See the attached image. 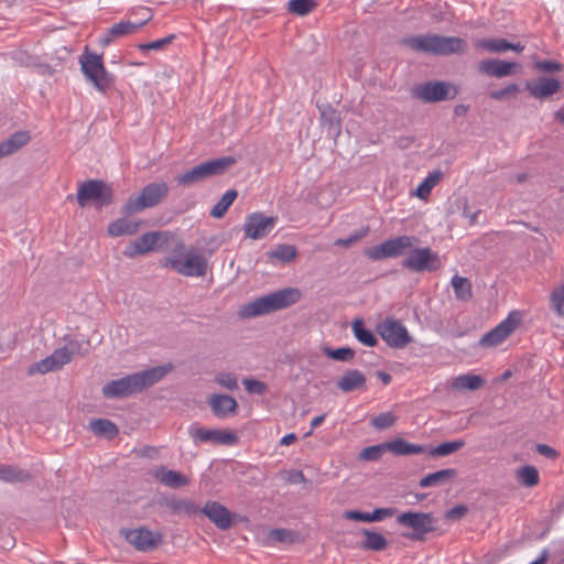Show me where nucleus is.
I'll return each mask as SVG.
<instances>
[{
    "label": "nucleus",
    "instance_id": "nucleus-1",
    "mask_svg": "<svg viewBox=\"0 0 564 564\" xmlns=\"http://www.w3.org/2000/svg\"><path fill=\"white\" fill-rule=\"evenodd\" d=\"M171 369V365L158 366L118 380H112L104 386L102 393L107 398H126L141 392L160 381Z\"/></svg>",
    "mask_w": 564,
    "mask_h": 564
},
{
    "label": "nucleus",
    "instance_id": "nucleus-2",
    "mask_svg": "<svg viewBox=\"0 0 564 564\" xmlns=\"http://www.w3.org/2000/svg\"><path fill=\"white\" fill-rule=\"evenodd\" d=\"M402 43L414 52L431 55L460 54L467 48L466 41L460 37L437 34L409 36Z\"/></svg>",
    "mask_w": 564,
    "mask_h": 564
},
{
    "label": "nucleus",
    "instance_id": "nucleus-3",
    "mask_svg": "<svg viewBox=\"0 0 564 564\" xmlns=\"http://www.w3.org/2000/svg\"><path fill=\"white\" fill-rule=\"evenodd\" d=\"M300 299L301 292L297 289L286 288L242 305L238 314L241 318H252L285 308Z\"/></svg>",
    "mask_w": 564,
    "mask_h": 564
},
{
    "label": "nucleus",
    "instance_id": "nucleus-4",
    "mask_svg": "<svg viewBox=\"0 0 564 564\" xmlns=\"http://www.w3.org/2000/svg\"><path fill=\"white\" fill-rule=\"evenodd\" d=\"M78 61L85 78L98 91L105 94L112 87L115 77L106 69L101 54L93 53L86 46Z\"/></svg>",
    "mask_w": 564,
    "mask_h": 564
},
{
    "label": "nucleus",
    "instance_id": "nucleus-5",
    "mask_svg": "<svg viewBox=\"0 0 564 564\" xmlns=\"http://www.w3.org/2000/svg\"><path fill=\"white\" fill-rule=\"evenodd\" d=\"M163 265L184 276H204L207 271L206 258L195 249L184 251L183 247L166 257Z\"/></svg>",
    "mask_w": 564,
    "mask_h": 564
},
{
    "label": "nucleus",
    "instance_id": "nucleus-6",
    "mask_svg": "<svg viewBox=\"0 0 564 564\" xmlns=\"http://www.w3.org/2000/svg\"><path fill=\"white\" fill-rule=\"evenodd\" d=\"M235 164L236 159L232 156L213 159L177 175L176 181L180 185H192L208 177L220 175Z\"/></svg>",
    "mask_w": 564,
    "mask_h": 564
},
{
    "label": "nucleus",
    "instance_id": "nucleus-7",
    "mask_svg": "<svg viewBox=\"0 0 564 564\" xmlns=\"http://www.w3.org/2000/svg\"><path fill=\"white\" fill-rule=\"evenodd\" d=\"M169 193V187L164 182L151 183L144 186L138 196L130 197L122 206L124 215L140 213L160 204Z\"/></svg>",
    "mask_w": 564,
    "mask_h": 564
},
{
    "label": "nucleus",
    "instance_id": "nucleus-8",
    "mask_svg": "<svg viewBox=\"0 0 564 564\" xmlns=\"http://www.w3.org/2000/svg\"><path fill=\"white\" fill-rule=\"evenodd\" d=\"M79 344L76 341L68 343L67 345L55 349L48 357L33 364L28 372L29 375L56 371L62 369L65 365L69 364L77 352Z\"/></svg>",
    "mask_w": 564,
    "mask_h": 564
},
{
    "label": "nucleus",
    "instance_id": "nucleus-9",
    "mask_svg": "<svg viewBox=\"0 0 564 564\" xmlns=\"http://www.w3.org/2000/svg\"><path fill=\"white\" fill-rule=\"evenodd\" d=\"M79 344L76 341L68 343L67 345L55 349L48 357L33 364L28 372L29 375L56 371L62 369L65 365L69 364L77 352Z\"/></svg>",
    "mask_w": 564,
    "mask_h": 564
},
{
    "label": "nucleus",
    "instance_id": "nucleus-10",
    "mask_svg": "<svg viewBox=\"0 0 564 564\" xmlns=\"http://www.w3.org/2000/svg\"><path fill=\"white\" fill-rule=\"evenodd\" d=\"M416 239L413 236L402 235L383 241L380 245L365 249V254L373 260H382L386 258H398L408 249H411Z\"/></svg>",
    "mask_w": 564,
    "mask_h": 564
},
{
    "label": "nucleus",
    "instance_id": "nucleus-11",
    "mask_svg": "<svg viewBox=\"0 0 564 564\" xmlns=\"http://www.w3.org/2000/svg\"><path fill=\"white\" fill-rule=\"evenodd\" d=\"M402 267L414 272H434L441 265V259L431 248H416L402 260Z\"/></svg>",
    "mask_w": 564,
    "mask_h": 564
},
{
    "label": "nucleus",
    "instance_id": "nucleus-12",
    "mask_svg": "<svg viewBox=\"0 0 564 564\" xmlns=\"http://www.w3.org/2000/svg\"><path fill=\"white\" fill-rule=\"evenodd\" d=\"M113 194L109 185L99 180H89L79 184L77 189V203L85 207L91 200H99L101 205H110Z\"/></svg>",
    "mask_w": 564,
    "mask_h": 564
},
{
    "label": "nucleus",
    "instance_id": "nucleus-13",
    "mask_svg": "<svg viewBox=\"0 0 564 564\" xmlns=\"http://www.w3.org/2000/svg\"><path fill=\"white\" fill-rule=\"evenodd\" d=\"M377 332L391 348L402 349L412 341L406 327L394 318H386L379 323Z\"/></svg>",
    "mask_w": 564,
    "mask_h": 564
},
{
    "label": "nucleus",
    "instance_id": "nucleus-14",
    "mask_svg": "<svg viewBox=\"0 0 564 564\" xmlns=\"http://www.w3.org/2000/svg\"><path fill=\"white\" fill-rule=\"evenodd\" d=\"M522 314L519 311H512L495 328L485 334L479 345L481 347H496L503 343L520 325Z\"/></svg>",
    "mask_w": 564,
    "mask_h": 564
},
{
    "label": "nucleus",
    "instance_id": "nucleus-15",
    "mask_svg": "<svg viewBox=\"0 0 564 564\" xmlns=\"http://www.w3.org/2000/svg\"><path fill=\"white\" fill-rule=\"evenodd\" d=\"M400 525L410 528L413 533L408 535L412 540H423L424 535L434 530V518L431 513L408 511L397 518Z\"/></svg>",
    "mask_w": 564,
    "mask_h": 564
},
{
    "label": "nucleus",
    "instance_id": "nucleus-16",
    "mask_svg": "<svg viewBox=\"0 0 564 564\" xmlns=\"http://www.w3.org/2000/svg\"><path fill=\"white\" fill-rule=\"evenodd\" d=\"M122 534L129 544L141 552L154 550L163 542L161 532L153 531L147 527L127 529L122 531Z\"/></svg>",
    "mask_w": 564,
    "mask_h": 564
},
{
    "label": "nucleus",
    "instance_id": "nucleus-17",
    "mask_svg": "<svg viewBox=\"0 0 564 564\" xmlns=\"http://www.w3.org/2000/svg\"><path fill=\"white\" fill-rule=\"evenodd\" d=\"M413 94L423 101L436 102L455 98L458 94V89L449 83L429 82L415 87Z\"/></svg>",
    "mask_w": 564,
    "mask_h": 564
},
{
    "label": "nucleus",
    "instance_id": "nucleus-18",
    "mask_svg": "<svg viewBox=\"0 0 564 564\" xmlns=\"http://www.w3.org/2000/svg\"><path fill=\"white\" fill-rule=\"evenodd\" d=\"M278 218L264 216L262 213H252L246 217L243 232L252 240L262 239L274 228Z\"/></svg>",
    "mask_w": 564,
    "mask_h": 564
},
{
    "label": "nucleus",
    "instance_id": "nucleus-19",
    "mask_svg": "<svg viewBox=\"0 0 564 564\" xmlns=\"http://www.w3.org/2000/svg\"><path fill=\"white\" fill-rule=\"evenodd\" d=\"M189 435L203 443L210 442L219 445H236L238 443L237 434L230 430L192 426Z\"/></svg>",
    "mask_w": 564,
    "mask_h": 564
},
{
    "label": "nucleus",
    "instance_id": "nucleus-20",
    "mask_svg": "<svg viewBox=\"0 0 564 564\" xmlns=\"http://www.w3.org/2000/svg\"><path fill=\"white\" fill-rule=\"evenodd\" d=\"M199 512L205 514L220 530H228L232 525L234 514L217 501H207Z\"/></svg>",
    "mask_w": 564,
    "mask_h": 564
},
{
    "label": "nucleus",
    "instance_id": "nucleus-21",
    "mask_svg": "<svg viewBox=\"0 0 564 564\" xmlns=\"http://www.w3.org/2000/svg\"><path fill=\"white\" fill-rule=\"evenodd\" d=\"M162 240H166L164 234L155 231L147 232L137 240H134L124 250V254L129 258H133L138 254H144L151 251H155L159 247V242Z\"/></svg>",
    "mask_w": 564,
    "mask_h": 564
},
{
    "label": "nucleus",
    "instance_id": "nucleus-22",
    "mask_svg": "<svg viewBox=\"0 0 564 564\" xmlns=\"http://www.w3.org/2000/svg\"><path fill=\"white\" fill-rule=\"evenodd\" d=\"M520 65L516 62H507L502 59H484L478 64V70L487 76L502 78L519 72Z\"/></svg>",
    "mask_w": 564,
    "mask_h": 564
},
{
    "label": "nucleus",
    "instance_id": "nucleus-23",
    "mask_svg": "<svg viewBox=\"0 0 564 564\" xmlns=\"http://www.w3.org/2000/svg\"><path fill=\"white\" fill-rule=\"evenodd\" d=\"M561 83L553 77H539L535 80L527 82L525 89L535 99H546L561 90Z\"/></svg>",
    "mask_w": 564,
    "mask_h": 564
},
{
    "label": "nucleus",
    "instance_id": "nucleus-24",
    "mask_svg": "<svg viewBox=\"0 0 564 564\" xmlns=\"http://www.w3.org/2000/svg\"><path fill=\"white\" fill-rule=\"evenodd\" d=\"M139 12L142 15V19L140 21H120L119 23H116L110 28V35L117 39L129 34H133L152 19V13L148 8H141Z\"/></svg>",
    "mask_w": 564,
    "mask_h": 564
},
{
    "label": "nucleus",
    "instance_id": "nucleus-25",
    "mask_svg": "<svg viewBox=\"0 0 564 564\" xmlns=\"http://www.w3.org/2000/svg\"><path fill=\"white\" fill-rule=\"evenodd\" d=\"M208 404L217 417H226L235 414L238 409L237 401L227 394H212L208 397Z\"/></svg>",
    "mask_w": 564,
    "mask_h": 564
},
{
    "label": "nucleus",
    "instance_id": "nucleus-26",
    "mask_svg": "<svg viewBox=\"0 0 564 564\" xmlns=\"http://www.w3.org/2000/svg\"><path fill=\"white\" fill-rule=\"evenodd\" d=\"M397 512L393 508H378L372 512H361L358 510H346L343 517L346 520L362 521V522H377L386 518L394 516Z\"/></svg>",
    "mask_w": 564,
    "mask_h": 564
},
{
    "label": "nucleus",
    "instance_id": "nucleus-27",
    "mask_svg": "<svg viewBox=\"0 0 564 564\" xmlns=\"http://www.w3.org/2000/svg\"><path fill=\"white\" fill-rule=\"evenodd\" d=\"M142 221L127 217L118 218L108 225L107 232L111 237L132 236L137 234Z\"/></svg>",
    "mask_w": 564,
    "mask_h": 564
},
{
    "label": "nucleus",
    "instance_id": "nucleus-28",
    "mask_svg": "<svg viewBox=\"0 0 564 564\" xmlns=\"http://www.w3.org/2000/svg\"><path fill=\"white\" fill-rule=\"evenodd\" d=\"M153 475L161 484L170 488H181L189 484V478L187 476L165 467L156 468Z\"/></svg>",
    "mask_w": 564,
    "mask_h": 564
},
{
    "label": "nucleus",
    "instance_id": "nucleus-29",
    "mask_svg": "<svg viewBox=\"0 0 564 564\" xmlns=\"http://www.w3.org/2000/svg\"><path fill=\"white\" fill-rule=\"evenodd\" d=\"M31 140L28 131H17L11 134L7 140L0 143V159L9 156L21 148L26 145Z\"/></svg>",
    "mask_w": 564,
    "mask_h": 564
},
{
    "label": "nucleus",
    "instance_id": "nucleus-30",
    "mask_svg": "<svg viewBox=\"0 0 564 564\" xmlns=\"http://www.w3.org/2000/svg\"><path fill=\"white\" fill-rule=\"evenodd\" d=\"M165 507L174 514H185L188 517L196 516L200 511V508L187 498L166 499Z\"/></svg>",
    "mask_w": 564,
    "mask_h": 564
},
{
    "label": "nucleus",
    "instance_id": "nucleus-31",
    "mask_svg": "<svg viewBox=\"0 0 564 564\" xmlns=\"http://www.w3.org/2000/svg\"><path fill=\"white\" fill-rule=\"evenodd\" d=\"M365 383V375L357 369L348 370L337 380V387L343 392H350L360 389Z\"/></svg>",
    "mask_w": 564,
    "mask_h": 564
},
{
    "label": "nucleus",
    "instance_id": "nucleus-32",
    "mask_svg": "<svg viewBox=\"0 0 564 564\" xmlns=\"http://www.w3.org/2000/svg\"><path fill=\"white\" fill-rule=\"evenodd\" d=\"M485 381L484 379L478 375H460L452 379L451 381V388L456 391H463V390H478L484 386Z\"/></svg>",
    "mask_w": 564,
    "mask_h": 564
},
{
    "label": "nucleus",
    "instance_id": "nucleus-33",
    "mask_svg": "<svg viewBox=\"0 0 564 564\" xmlns=\"http://www.w3.org/2000/svg\"><path fill=\"white\" fill-rule=\"evenodd\" d=\"M442 178L443 173L440 170L433 171L419 184L413 195L422 200H427L433 188Z\"/></svg>",
    "mask_w": 564,
    "mask_h": 564
},
{
    "label": "nucleus",
    "instance_id": "nucleus-34",
    "mask_svg": "<svg viewBox=\"0 0 564 564\" xmlns=\"http://www.w3.org/2000/svg\"><path fill=\"white\" fill-rule=\"evenodd\" d=\"M387 451L392 452L394 455H414L425 452V447L419 444H412L403 438H397L386 443Z\"/></svg>",
    "mask_w": 564,
    "mask_h": 564
},
{
    "label": "nucleus",
    "instance_id": "nucleus-35",
    "mask_svg": "<svg viewBox=\"0 0 564 564\" xmlns=\"http://www.w3.org/2000/svg\"><path fill=\"white\" fill-rule=\"evenodd\" d=\"M457 471L454 468L442 469L432 474H427L420 480L421 488L438 486L456 477Z\"/></svg>",
    "mask_w": 564,
    "mask_h": 564
},
{
    "label": "nucleus",
    "instance_id": "nucleus-36",
    "mask_svg": "<svg viewBox=\"0 0 564 564\" xmlns=\"http://www.w3.org/2000/svg\"><path fill=\"white\" fill-rule=\"evenodd\" d=\"M361 534L364 535L365 540L362 542V549L369 550V551H383L388 546L387 539L379 532L371 531L368 529H364L361 531Z\"/></svg>",
    "mask_w": 564,
    "mask_h": 564
},
{
    "label": "nucleus",
    "instance_id": "nucleus-37",
    "mask_svg": "<svg viewBox=\"0 0 564 564\" xmlns=\"http://www.w3.org/2000/svg\"><path fill=\"white\" fill-rule=\"evenodd\" d=\"M474 47L488 53H503L509 51L510 42L505 39H478L474 42Z\"/></svg>",
    "mask_w": 564,
    "mask_h": 564
},
{
    "label": "nucleus",
    "instance_id": "nucleus-38",
    "mask_svg": "<svg viewBox=\"0 0 564 564\" xmlns=\"http://www.w3.org/2000/svg\"><path fill=\"white\" fill-rule=\"evenodd\" d=\"M31 478L28 470L11 465H0V480L7 482H23Z\"/></svg>",
    "mask_w": 564,
    "mask_h": 564
},
{
    "label": "nucleus",
    "instance_id": "nucleus-39",
    "mask_svg": "<svg viewBox=\"0 0 564 564\" xmlns=\"http://www.w3.org/2000/svg\"><path fill=\"white\" fill-rule=\"evenodd\" d=\"M89 427L96 435L105 436L109 440L116 437L119 433L117 425L105 419L91 420Z\"/></svg>",
    "mask_w": 564,
    "mask_h": 564
},
{
    "label": "nucleus",
    "instance_id": "nucleus-40",
    "mask_svg": "<svg viewBox=\"0 0 564 564\" xmlns=\"http://www.w3.org/2000/svg\"><path fill=\"white\" fill-rule=\"evenodd\" d=\"M451 284L457 300L466 302L473 297L471 283L468 279L456 274L452 278Z\"/></svg>",
    "mask_w": 564,
    "mask_h": 564
},
{
    "label": "nucleus",
    "instance_id": "nucleus-41",
    "mask_svg": "<svg viewBox=\"0 0 564 564\" xmlns=\"http://www.w3.org/2000/svg\"><path fill=\"white\" fill-rule=\"evenodd\" d=\"M352 333L357 340L365 346L373 347L377 345L378 340L371 330L365 327V324L361 319H355L351 324Z\"/></svg>",
    "mask_w": 564,
    "mask_h": 564
},
{
    "label": "nucleus",
    "instance_id": "nucleus-42",
    "mask_svg": "<svg viewBox=\"0 0 564 564\" xmlns=\"http://www.w3.org/2000/svg\"><path fill=\"white\" fill-rule=\"evenodd\" d=\"M237 195H238V193L235 189L227 191L221 196L219 202L212 208L210 215L214 218H221V217H224L225 214L227 213L228 208L232 205V203L237 198Z\"/></svg>",
    "mask_w": 564,
    "mask_h": 564
},
{
    "label": "nucleus",
    "instance_id": "nucleus-43",
    "mask_svg": "<svg viewBox=\"0 0 564 564\" xmlns=\"http://www.w3.org/2000/svg\"><path fill=\"white\" fill-rule=\"evenodd\" d=\"M297 250L292 245H278L273 250L268 253L270 259H275L281 262H291L295 259Z\"/></svg>",
    "mask_w": 564,
    "mask_h": 564
},
{
    "label": "nucleus",
    "instance_id": "nucleus-44",
    "mask_svg": "<svg viewBox=\"0 0 564 564\" xmlns=\"http://www.w3.org/2000/svg\"><path fill=\"white\" fill-rule=\"evenodd\" d=\"M265 540L268 545L293 543L295 541V533L289 529H271Z\"/></svg>",
    "mask_w": 564,
    "mask_h": 564
},
{
    "label": "nucleus",
    "instance_id": "nucleus-45",
    "mask_svg": "<svg viewBox=\"0 0 564 564\" xmlns=\"http://www.w3.org/2000/svg\"><path fill=\"white\" fill-rule=\"evenodd\" d=\"M518 480L527 487H534L539 484V471L534 466H523L517 471Z\"/></svg>",
    "mask_w": 564,
    "mask_h": 564
},
{
    "label": "nucleus",
    "instance_id": "nucleus-46",
    "mask_svg": "<svg viewBox=\"0 0 564 564\" xmlns=\"http://www.w3.org/2000/svg\"><path fill=\"white\" fill-rule=\"evenodd\" d=\"M315 0H290L288 9L297 15H306L316 8Z\"/></svg>",
    "mask_w": 564,
    "mask_h": 564
},
{
    "label": "nucleus",
    "instance_id": "nucleus-47",
    "mask_svg": "<svg viewBox=\"0 0 564 564\" xmlns=\"http://www.w3.org/2000/svg\"><path fill=\"white\" fill-rule=\"evenodd\" d=\"M465 445L464 441H453L442 443L430 451V455L432 456H447L456 451L463 448Z\"/></svg>",
    "mask_w": 564,
    "mask_h": 564
},
{
    "label": "nucleus",
    "instance_id": "nucleus-48",
    "mask_svg": "<svg viewBox=\"0 0 564 564\" xmlns=\"http://www.w3.org/2000/svg\"><path fill=\"white\" fill-rule=\"evenodd\" d=\"M550 301L553 311L564 316V282L552 291Z\"/></svg>",
    "mask_w": 564,
    "mask_h": 564
},
{
    "label": "nucleus",
    "instance_id": "nucleus-49",
    "mask_svg": "<svg viewBox=\"0 0 564 564\" xmlns=\"http://www.w3.org/2000/svg\"><path fill=\"white\" fill-rule=\"evenodd\" d=\"M323 351L330 359L338 361H349L355 356V351L349 347H340L337 349H330L328 347H325Z\"/></svg>",
    "mask_w": 564,
    "mask_h": 564
},
{
    "label": "nucleus",
    "instance_id": "nucleus-50",
    "mask_svg": "<svg viewBox=\"0 0 564 564\" xmlns=\"http://www.w3.org/2000/svg\"><path fill=\"white\" fill-rule=\"evenodd\" d=\"M397 421V416L392 412H383L371 419V425L377 430H386L391 427Z\"/></svg>",
    "mask_w": 564,
    "mask_h": 564
},
{
    "label": "nucleus",
    "instance_id": "nucleus-51",
    "mask_svg": "<svg viewBox=\"0 0 564 564\" xmlns=\"http://www.w3.org/2000/svg\"><path fill=\"white\" fill-rule=\"evenodd\" d=\"M386 451H387L386 443L379 444V445H373V446H368V447L364 448L362 452L360 453V458L364 460H377L382 456V454Z\"/></svg>",
    "mask_w": 564,
    "mask_h": 564
},
{
    "label": "nucleus",
    "instance_id": "nucleus-52",
    "mask_svg": "<svg viewBox=\"0 0 564 564\" xmlns=\"http://www.w3.org/2000/svg\"><path fill=\"white\" fill-rule=\"evenodd\" d=\"M534 68L541 73H557L563 69V64L553 59H545L534 62Z\"/></svg>",
    "mask_w": 564,
    "mask_h": 564
},
{
    "label": "nucleus",
    "instance_id": "nucleus-53",
    "mask_svg": "<svg viewBox=\"0 0 564 564\" xmlns=\"http://www.w3.org/2000/svg\"><path fill=\"white\" fill-rule=\"evenodd\" d=\"M215 382L227 390H235L238 388L237 377L230 372H220L216 375Z\"/></svg>",
    "mask_w": 564,
    "mask_h": 564
},
{
    "label": "nucleus",
    "instance_id": "nucleus-54",
    "mask_svg": "<svg viewBox=\"0 0 564 564\" xmlns=\"http://www.w3.org/2000/svg\"><path fill=\"white\" fill-rule=\"evenodd\" d=\"M520 91V88L516 84H511L503 89L490 91V98L495 100H502L508 97H514Z\"/></svg>",
    "mask_w": 564,
    "mask_h": 564
},
{
    "label": "nucleus",
    "instance_id": "nucleus-55",
    "mask_svg": "<svg viewBox=\"0 0 564 564\" xmlns=\"http://www.w3.org/2000/svg\"><path fill=\"white\" fill-rule=\"evenodd\" d=\"M242 383L249 393H254V394L261 395V394L265 393L268 390V386L264 382L256 380V379H245L242 381Z\"/></svg>",
    "mask_w": 564,
    "mask_h": 564
},
{
    "label": "nucleus",
    "instance_id": "nucleus-56",
    "mask_svg": "<svg viewBox=\"0 0 564 564\" xmlns=\"http://www.w3.org/2000/svg\"><path fill=\"white\" fill-rule=\"evenodd\" d=\"M172 39H173V36H169V37L160 39V40L152 41L149 43H143V44H140L138 46V48L143 52L151 51V50L158 51V50L163 48L169 43H171Z\"/></svg>",
    "mask_w": 564,
    "mask_h": 564
},
{
    "label": "nucleus",
    "instance_id": "nucleus-57",
    "mask_svg": "<svg viewBox=\"0 0 564 564\" xmlns=\"http://www.w3.org/2000/svg\"><path fill=\"white\" fill-rule=\"evenodd\" d=\"M366 235H367V229H364V230L359 231L358 234H355L348 238H345V239L340 238V239L335 240L334 245L338 246V247L348 248L356 241L364 238Z\"/></svg>",
    "mask_w": 564,
    "mask_h": 564
},
{
    "label": "nucleus",
    "instance_id": "nucleus-58",
    "mask_svg": "<svg viewBox=\"0 0 564 564\" xmlns=\"http://www.w3.org/2000/svg\"><path fill=\"white\" fill-rule=\"evenodd\" d=\"M468 512V508L464 505L455 506L446 511V518L451 520H458Z\"/></svg>",
    "mask_w": 564,
    "mask_h": 564
},
{
    "label": "nucleus",
    "instance_id": "nucleus-59",
    "mask_svg": "<svg viewBox=\"0 0 564 564\" xmlns=\"http://www.w3.org/2000/svg\"><path fill=\"white\" fill-rule=\"evenodd\" d=\"M536 451L539 454L545 456V457H549V458H556L557 457V453L554 448H552L551 446L549 445H545V444H539L536 446Z\"/></svg>",
    "mask_w": 564,
    "mask_h": 564
},
{
    "label": "nucleus",
    "instance_id": "nucleus-60",
    "mask_svg": "<svg viewBox=\"0 0 564 564\" xmlns=\"http://www.w3.org/2000/svg\"><path fill=\"white\" fill-rule=\"evenodd\" d=\"M478 215H479V210L470 212L467 204H465V207L463 210V216L469 220L470 225L476 224Z\"/></svg>",
    "mask_w": 564,
    "mask_h": 564
},
{
    "label": "nucleus",
    "instance_id": "nucleus-61",
    "mask_svg": "<svg viewBox=\"0 0 564 564\" xmlns=\"http://www.w3.org/2000/svg\"><path fill=\"white\" fill-rule=\"evenodd\" d=\"M295 441H296V435L294 433H290V434L284 435L281 438L280 443L282 445L289 446V445L293 444Z\"/></svg>",
    "mask_w": 564,
    "mask_h": 564
},
{
    "label": "nucleus",
    "instance_id": "nucleus-62",
    "mask_svg": "<svg viewBox=\"0 0 564 564\" xmlns=\"http://www.w3.org/2000/svg\"><path fill=\"white\" fill-rule=\"evenodd\" d=\"M547 558H549V553L546 550H543L541 552V554L539 555V557L536 560H534L533 562H531L530 564H546Z\"/></svg>",
    "mask_w": 564,
    "mask_h": 564
},
{
    "label": "nucleus",
    "instance_id": "nucleus-63",
    "mask_svg": "<svg viewBox=\"0 0 564 564\" xmlns=\"http://www.w3.org/2000/svg\"><path fill=\"white\" fill-rule=\"evenodd\" d=\"M469 107L466 105H457L454 108V113L458 117L465 116L468 112Z\"/></svg>",
    "mask_w": 564,
    "mask_h": 564
},
{
    "label": "nucleus",
    "instance_id": "nucleus-64",
    "mask_svg": "<svg viewBox=\"0 0 564 564\" xmlns=\"http://www.w3.org/2000/svg\"><path fill=\"white\" fill-rule=\"evenodd\" d=\"M377 377L383 382V384L388 386L392 381V377L383 371H378Z\"/></svg>",
    "mask_w": 564,
    "mask_h": 564
}]
</instances>
